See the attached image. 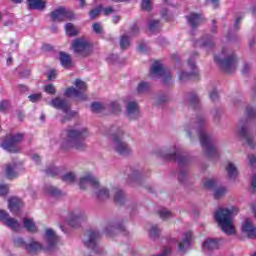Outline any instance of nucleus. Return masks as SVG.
I'll use <instances>...</instances> for the list:
<instances>
[{
    "mask_svg": "<svg viewBox=\"0 0 256 256\" xmlns=\"http://www.w3.org/2000/svg\"><path fill=\"white\" fill-rule=\"evenodd\" d=\"M88 137H90L89 130L85 127L68 128L60 134L59 145L64 151H69V149L84 151L87 149L85 139Z\"/></svg>",
    "mask_w": 256,
    "mask_h": 256,
    "instance_id": "nucleus-1",
    "label": "nucleus"
},
{
    "mask_svg": "<svg viewBox=\"0 0 256 256\" xmlns=\"http://www.w3.org/2000/svg\"><path fill=\"white\" fill-rule=\"evenodd\" d=\"M205 125H207V119L200 116L196 119L194 128L186 126L185 131L188 137H191L192 133H197L204 153L207 155V157L215 159V157H219V150H217V147H215L213 138L205 131Z\"/></svg>",
    "mask_w": 256,
    "mask_h": 256,
    "instance_id": "nucleus-2",
    "label": "nucleus"
},
{
    "mask_svg": "<svg viewBox=\"0 0 256 256\" xmlns=\"http://www.w3.org/2000/svg\"><path fill=\"white\" fill-rule=\"evenodd\" d=\"M235 215H239V208L237 206L219 208L214 214L215 222L226 235H235L237 233V228L233 220Z\"/></svg>",
    "mask_w": 256,
    "mask_h": 256,
    "instance_id": "nucleus-3",
    "label": "nucleus"
},
{
    "mask_svg": "<svg viewBox=\"0 0 256 256\" xmlns=\"http://www.w3.org/2000/svg\"><path fill=\"white\" fill-rule=\"evenodd\" d=\"M109 137L112 140L110 148L114 153L127 157L133 153V149L123 139L125 137V131L119 127L113 126L110 128Z\"/></svg>",
    "mask_w": 256,
    "mask_h": 256,
    "instance_id": "nucleus-4",
    "label": "nucleus"
},
{
    "mask_svg": "<svg viewBox=\"0 0 256 256\" xmlns=\"http://www.w3.org/2000/svg\"><path fill=\"white\" fill-rule=\"evenodd\" d=\"M46 246L43 245L35 240H32L29 244L26 245L27 251L30 253H34L35 251H42L45 248V251H54L57 248V243H59V236L55 233L54 229L47 228L45 230L44 236Z\"/></svg>",
    "mask_w": 256,
    "mask_h": 256,
    "instance_id": "nucleus-5",
    "label": "nucleus"
},
{
    "mask_svg": "<svg viewBox=\"0 0 256 256\" xmlns=\"http://www.w3.org/2000/svg\"><path fill=\"white\" fill-rule=\"evenodd\" d=\"M92 190L96 199L99 201H105V199H109V197L113 195L115 203L118 205H123V203H125V192L119 188H112L109 190L97 182V185Z\"/></svg>",
    "mask_w": 256,
    "mask_h": 256,
    "instance_id": "nucleus-6",
    "label": "nucleus"
},
{
    "mask_svg": "<svg viewBox=\"0 0 256 256\" xmlns=\"http://www.w3.org/2000/svg\"><path fill=\"white\" fill-rule=\"evenodd\" d=\"M215 61L225 73H233L237 69V57L229 48L222 49L221 53L215 56Z\"/></svg>",
    "mask_w": 256,
    "mask_h": 256,
    "instance_id": "nucleus-7",
    "label": "nucleus"
},
{
    "mask_svg": "<svg viewBox=\"0 0 256 256\" xmlns=\"http://www.w3.org/2000/svg\"><path fill=\"white\" fill-rule=\"evenodd\" d=\"M237 133L244 140V144L249 149H255L256 146V124L247 122L246 126L237 129Z\"/></svg>",
    "mask_w": 256,
    "mask_h": 256,
    "instance_id": "nucleus-8",
    "label": "nucleus"
},
{
    "mask_svg": "<svg viewBox=\"0 0 256 256\" xmlns=\"http://www.w3.org/2000/svg\"><path fill=\"white\" fill-rule=\"evenodd\" d=\"M75 87H69L65 90L66 97H74L76 101H86L87 99V83L81 79H76L74 82Z\"/></svg>",
    "mask_w": 256,
    "mask_h": 256,
    "instance_id": "nucleus-9",
    "label": "nucleus"
},
{
    "mask_svg": "<svg viewBox=\"0 0 256 256\" xmlns=\"http://www.w3.org/2000/svg\"><path fill=\"white\" fill-rule=\"evenodd\" d=\"M71 49L80 57H89L93 54V44L85 37L76 38L71 44Z\"/></svg>",
    "mask_w": 256,
    "mask_h": 256,
    "instance_id": "nucleus-10",
    "label": "nucleus"
},
{
    "mask_svg": "<svg viewBox=\"0 0 256 256\" xmlns=\"http://www.w3.org/2000/svg\"><path fill=\"white\" fill-rule=\"evenodd\" d=\"M156 157H160V159H165V161H178L180 165H183L187 158L181 156L179 152V148L177 146H171L166 149H158L155 151Z\"/></svg>",
    "mask_w": 256,
    "mask_h": 256,
    "instance_id": "nucleus-11",
    "label": "nucleus"
},
{
    "mask_svg": "<svg viewBox=\"0 0 256 256\" xmlns=\"http://www.w3.org/2000/svg\"><path fill=\"white\" fill-rule=\"evenodd\" d=\"M150 79H162L163 83H169L171 81V73L165 70L161 62L156 61L150 68Z\"/></svg>",
    "mask_w": 256,
    "mask_h": 256,
    "instance_id": "nucleus-12",
    "label": "nucleus"
},
{
    "mask_svg": "<svg viewBox=\"0 0 256 256\" xmlns=\"http://www.w3.org/2000/svg\"><path fill=\"white\" fill-rule=\"evenodd\" d=\"M23 141V134H9L6 136L5 140L1 143L2 149L8 151V153H17L19 148L17 147V143H21Z\"/></svg>",
    "mask_w": 256,
    "mask_h": 256,
    "instance_id": "nucleus-13",
    "label": "nucleus"
},
{
    "mask_svg": "<svg viewBox=\"0 0 256 256\" xmlns=\"http://www.w3.org/2000/svg\"><path fill=\"white\" fill-rule=\"evenodd\" d=\"M247 171L252 175L251 191L252 193H255L256 192V155L255 154L248 155Z\"/></svg>",
    "mask_w": 256,
    "mask_h": 256,
    "instance_id": "nucleus-14",
    "label": "nucleus"
},
{
    "mask_svg": "<svg viewBox=\"0 0 256 256\" xmlns=\"http://www.w3.org/2000/svg\"><path fill=\"white\" fill-rule=\"evenodd\" d=\"M51 18L54 21H71L72 19H75V15L65 8H58L51 13Z\"/></svg>",
    "mask_w": 256,
    "mask_h": 256,
    "instance_id": "nucleus-15",
    "label": "nucleus"
},
{
    "mask_svg": "<svg viewBox=\"0 0 256 256\" xmlns=\"http://www.w3.org/2000/svg\"><path fill=\"white\" fill-rule=\"evenodd\" d=\"M21 171H23V165L21 163L11 162L6 165L5 175L8 179H17Z\"/></svg>",
    "mask_w": 256,
    "mask_h": 256,
    "instance_id": "nucleus-16",
    "label": "nucleus"
},
{
    "mask_svg": "<svg viewBox=\"0 0 256 256\" xmlns=\"http://www.w3.org/2000/svg\"><path fill=\"white\" fill-rule=\"evenodd\" d=\"M97 183H99V180L91 173H87L84 176L80 178L79 186L80 189H87V187H92V189H95L97 187Z\"/></svg>",
    "mask_w": 256,
    "mask_h": 256,
    "instance_id": "nucleus-17",
    "label": "nucleus"
},
{
    "mask_svg": "<svg viewBox=\"0 0 256 256\" xmlns=\"http://www.w3.org/2000/svg\"><path fill=\"white\" fill-rule=\"evenodd\" d=\"M188 67L190 68V72L181 71L178 73V77L182 83L189 81L193 75H197V65H195L193 58L188 60Z\"/></svg>",
    "mask_w": 256,
    "mask_h": 256,
    "instance_id": "nucleus-18",
    "label": "nucleus"
},
{
    "mask_svg": "<svg viewBox=\"0 0 256 256\" xmlns=\"http://www.w3.org/2000/svg\"><path fill=\"white\" fill-rule=\"evenodd\" d=\"M242 233L246 235L248 239L256 238V228L251 218H246L242 223Z\"/></svg>",
    "mask_w": 256,
    "mask_h": 256,
    "instance_id": "nucleus-19",
    "label": "nucleus"
},
{
    "mask_svg": "<svg viewBox=\"0 0 256 256\" xmlns=\"http://www.w3.org/2000/svg\"><path fill=\"white\" fill-rule=\"evenodd\" d=\"M0 221H5L7 227L12 229V231H19L21 229V224L15 218H9V214L3 210H0Z\"/></svg>",
    "mask_w": 256,
    "mask_h": 256,
    "instance_id": "nucleus-20",
    "label": "nucleus"
},
{
    "mask_svg": "<svg viewBox=\"0 0 256 256\" xmlns=\"http://www.w3.org/2000/svg\"><path fill=\"white\" fill-rule=\"evenodd\" d=\"M100 237L101 235L99 232L89 231L84 236V245H86V247H90V249H95V247H97V241Z\"/></svg>",
    "mask_w": 256,
    "mask_h": 256,
    "instance_id": "nucleus-21",
    "label": "nucleus"
},
{
    "mask_svg": "<svg viewBox=\"0 0 256 256\" xmlns=\"http://www.w3.org/2000/svg\"><path fill=\"white\" fill-rule=\"evenodd\" d=\"M87 219V214L83 210H73L69 213V223L73 225V223L85 221Z\"/></svg>",
    "mask_w": 256,
    "mask_h": 256,
    "instance_id": "nucleus-22",
    "label": "nucleus"
},
{
    "mask_svg": "<svg viewBox=\"0 0 256 256\" xmlns=\"http://www.w3.org/2000/svg\"><path fill=\"white\" fill-rule=\"evenodd\" d=\"M127 117L130 119H137L139 117V105L137 102H128L126 106Z\"/></svg>",
    "mask_w": 256,
    "mask_h": 256,
    "instance_id": "nucleus-23",
    "label": "nucleus"
},
{
    "mask_svg": "<svg viewBox=\"0 0 256 256\" xmlns=\"http://www.w3.org/2000/svg\"><path fill=\"white\" fill-rule=\"evenodd\" d=\"M191 239H193V234L191 232H185L182 241L179 242L178 247L182 253H185L191 247Z\"/></svg>",
    "mask_w": 256,
    "mask_h": 256,
    "instance_id": "nucleus-24",
    "label": "nucleus"
},
{
    "mask_svg": "<svg viewBox=\"0 0 256 256\" xmlns=\"http://www.w3.org/2000/svg\"><path fill=\"white\" fill-rule=\"evenodd\" d=\"M50 106L54 107V109H61L64 113H69V104H67V101L59 97L52 99Z\"/></svg>",
    "mask_w": 256,
    "mask_h": 256,
    "instance_id": "nucleus-25",
    "label": "nucleus"
},
{
    "mask_svg": "<svg viewBox=\"0 0 256 256\" xmlns=\"http://www.w3.org/2000/svg\"><path fill=\"white\" fill-rule=\"evenodd\" d=\"M221 243H223V239L208 238L204 241L203 245L206 249L215 251V249H221Z\"/></svg>",
    "mask_w": 256,
    "mask_h": 256,
    "instance_id": "nucleus-26",
    "label": "nucleus"
},
{
    "mask_svg": "<svg viewBox=\"0 0 256 256\" xmlns=\"http://www.w3.org/2000/svg\"><path fill=\"white\" fill-rule=\"evenodd\" d=\"M226 172L231 181H237V177H239V169L237 168V165H235V163L228 162L226 164Z\"/></svg>",
    "mask_w": 256,
    "mask_h": 256,
    "instance_id": "nucleus-27",
    "label": "nucleus"
},
{
    "mask_svg": "<svg viewBox=\"0 0 256 256\" xmlns=\"http://www.w3.org/2000/svg\"><path fill=\"white\" fill-rule=\"evenodd\" d=\"M23 207V202L19 198H10L8 201V208L13 213L16 215V213H19V209Z\"/></svg>",
    "mask_w": 256,
    "mask_h": 256,
    "instance_id": "nucleus-28",
    "label": "nucleus"
},
{
    "mask_svg": "<svg viewBox=\"0 0 256 256\" xmlns=\"http://www.w3.org/2000/svg\"><path fill=\"white\" fill-rule=\"evenodd\" d=\"M28 9L36 10V11H43L47 2L45 0H27Z\"/></svg>",
    "mask_w": 256,
    "mask_h": 256,
    "instance_id": "nucleus-29",
    "label": "nucleus"
},
{
    "mask_svg": "<svg viewBox=\"0 0 256 256\" xmlns=\"http://www.w3.org/2000/svg\"><path fill=\"white\" fill-rule=\"evenodd\" d=\"M187 21L192 29H195V27L203 21V16H201V14L192 13L187 16Z\"/></svg>",
    "mask_w": 256,
    "mask_h": 256,
    "instance_id": "nucleus-30",
    "label": "nucleus"
},
{
    "mask_svg": "<svg viewBox=\"0 0 256 256\" xmlns=\"http://www.w3.org/2000/svg\"><path fill=\"white\" fill-rule=\"evenodd\" d=\"M60 63L64 69H69L70 67H73V62L71 61V55L60 52Z\"/></svg>",
    "mask_w": 256,
    "mask_h": 256,
    "instance_id": "nucleus-31",
    "label": "nucleus"
},
{
    "mask_svg": "<svg viewBox=\"0 0 256 256\" xmlns=\"http://www.w3.org/2000/svg\"><path fill=\"white\" fill-rule=\"evenodd\" d=\"M199 45H202L204 49H211V47H215V41H213L212 37L206 36L199 41Z\"/></svg>",
    "mask_w": 256,
    "mask_h": 256,
    "instance_id": "nucleus-32",
    "label": "nucleus"
},
{
    "mask_svg": "<svg viewBox=\"0 0 256 256\" xmlns=\"http://www.w3.org/2000/svg\"><path fill=\"white\" fill-rule=\"evenodd\" d=\"M24 227L29 231L30 233H37V225H35V222H33L31 219L25 218L23 220Z\"/></svg>",
    "mask_w": 256,
    "mask_h": 256,
    "instance_id": "nucleus-33",
    "label": "nucleus"
},
{
    "mask_svg": "<svg viewBox=\"0 0 256 256\" xmlns=\"http://www.w3.org/2000/svg\"><path fill=\"white\" fill-rule=\"evenodd\" d=\"M65 31L70 37H75V35H79V30L75 28L72 23H67L65 25Z\"/></svg>",
    "mask_w": 256,
    "mask_h": 256,
    "instance_id": "nucleus-34",
    "label": "nucleus"
},
{
    "mask_svg": "<svg viewBox=\"0 0 256 256\" xmlns=\"http://www.w3.org/2000/svg\"><path fill=\"white\" fill-rule=\"evenodd\" d=\"M158 215L163 221H168V219H171L173 217V213H171V211L166 208L160 209L158 211Z\"/></svg>",
    "mask_w": 256,
    "mask_h": 256,
    "instance_id": "nucleus-35",
    "label": "nucleus"
},
{
    "mask_svg": "<svg viewBox=\"0 0 256 256\" xmlns=\"http://www.w3.org/2000/svg\"><path fill=\"white\" fill-rule=\"evenodd\" d=\"M225 195H227V188H225V186L216 187L214 189L215 199H221V197H225Z\"/></svg>",
    "mask_w": 256,
    "mask_h": 256,
    "instance_id": "nucleus-36",
    "label": "nucleus"
},
{
    "mask_svg": "<svg viewBox=\"0 0 256 256\" xmlns=\"http://www.w3.org/2000/svg\"><path fill=\"white\" fill-rule=\"evenodd\" d=\"M107 107L103 105V103L94 102L91 105V111L92 113H103Z\"/></svg>",
    "mask_w": 256,
    "mask_h": 256,
    "instance_id": "nucleus-37",
    "label": "nucleus"
},
{
    "mask_svg": "<svg viewBox=\"0 0 256 256\" xmlns=\"http://www.w3.org/2000/svg\"><path fill=\"white\" fill-rule=\"evenodd\" d=\"M44 191L48 195H54L55 197H57V195H61V191L52 185H46L44 188Z\"/></svg>",
    "mask_w": 256,
    "mask_h": 256,
    "instance_id": "nucleus-38",
    "label": "nucleus"
},
{
    "mask_svg": "<svg viewBox=\"0 0 256 256\" xmlns=\"http://www.w3.org/2000/svg\"><path fill=\"white\" fill-rule=\"evenodd\" d=\"M76 179H77V176L75 175L74 172H68L64 174L62 177V181H64V183H75Z\"/></svg>",
    "mask_w": 256,
    "mask_h": 256,
    "instance_id": "nucleus-39",
    "label": "nucleus"
},
{
    "mask_svg": "<svg viewBox=\"0 0 256 256\" xmlns=\"http://www.w3.org/2000/svg\"><path fill=\"white\" fill-rule=\"evenodd\" d=\"M160 27H161V23L159 22V20H152L149 22V29L151 33H157Z\"/></svg>",
    "mask_w": 256,
    "mask_h": 256,
    "instance_id": "nucleus-40",
    "label": "nucleus"
},
{
    "mask_svg": "<svg viewBox=\"0 0 256 256\" xmlns=\"http://www.w3.org/2000/svg\"><path fill=\"white\" fill-rule=\"evenodd\" d=\"M203 185L205 187V189H214L217 186V180L215 179H205L203 181Z\"/></svg>",
    "mask_w": 256,
    "mask_h": 256,
    "instance_id": "nucleus-41",
    "label": "nucleus"
},
{
    "mask_svg": "<svg viewBox=\"0 0 256 256\" xmlns=\"http://www.w3.org/2000/svg\"><path fill=\"white\" fill-rule=\"evenodd\" d=\"M149 89H151V84L147 82H141L137 87L138 93H147Z\"/></svg>",
    "mask_w": 256,
    "mask_h": 256,
    "instance_id": "nucleus-42",
    "label": "nucleus"
},
{
    "mask_svg": "<svg viewBox=\"0 0 256 256\" xmlns=\"http://www.w3.org/2000/svg\"><path fill=\"white\" fill-rule=\"evenodd\" d=\"M246 115H247L248 119H255V117H256L255 106L248 105L246 107Z\"/></svg>",
    "mask_w": 256,
    "mask_h": 256,
    "instance_id": "nucleus-43",
    "label": "nucleus"
},
{
    "mask_svg": "<svg viewBox=\"0 0 256 256\" xmlns=\"http://www.w3.org/2000/svg\"><path fill=\"white\" fill-rule=\"evenodd\" d=\"M131 45V41L129 40V36L123 35L120 38V47L121 49H127Z\"/></svg>",
    "mask_w": 256,
    "mask_h": 256,
    "instance_id": "nucleus-44",
    "label": "nucleus"
},
{
    "mask_svg": "<svg viewBox=\"0 0 256 256\" xmlns=\"http://www.w3.org/2000/svg\"><path fill=\"white\" fill-rule=\"evenodd\" d=\"M160 234L161 228H159L158 225H152L150 228V237H152V239H155V237H159Z\"/></svg>",
    "mask_w": 256,
    "mask_h": 256,
    "instance_id": "nucleus-45",
    "label": "nucleus"
},
{
    "mask_svg": "<svg viewBox=\"0 0 256 256\" xmlns=\"http://www.w3.org/2000/svg\"><path fill=\"white\" fill-rule=\"evenodd\" d=\"M102 11H103V6L101 5L98 8L91 10L89 12L90 19H97V17H99Z\"/></svg>",
    "mask_w": 256,
    "mask_h": 256,
    "instance_id": "nucleus-46",
    "label": "nucleus"
},
{
    "mask_svg": "<svg viewBox=\"0 0 256 256\" xmlns=\"http://www.w3.org/2000/svg\"><path fill=\"white\" fill-rule=\"evenodd\" d=\"M141 174H142V172L138 168H131L129 177H130V179H137Z\"/></svg>",
    "mask_w": 256,
    "mask_h": 256,
    "instance_id": "nucleus-47",
    "label": "nucleus"
},
{
    "mask_svg": "<svg viewBox=\"0 0 256 256\" xmlns=\"http://www.w3.org/2000/svg\"><path fill=\"white\" fill-rule=\"evenodd\" d=\"M44 91L48 95H55V93H57V90L55 89V86L53 84H47L46 86H44Z\"/></svg>",
    "mask_w": 256,
    "mask_h": 256,
    "instance_id": "nucleus-48",
    "label": "nucleus"
},
{
    "mask_svg": "<svg viewBox=\"0 0 256 256\" xmlns=\"http://www.w3.org/2000/svg\"><path fill=\"white\" fill-rule=\"evenodd\" d=\"M46 173L50 176V177H56V175H59V168L55 167V166H51L50 168H48L46 170Z\"/></svg>",
    "mask_w": 256,
    "mask_h": 256,
    "instance_id": "nucleus-49",
    "label": "nucleus"
},
{
    "mask_svg": "<svg viewBox=\"0 0 256 256\" xmlns=\"http://www.w3.org/2000/svg\"><path fill=\"white\" fill-rule=\"evenodd\" d=\"M42 97L43 96L41 95V93H36V94L29 95L28 99H29V101H31V103H37V102L41 101Z\"/></svg>",
    "mask_w": 256,
    "mask_h": 256,
    "instance_id": "nucleus-50",
    "label": "nucleus"
},
{
    "mask_svg": "<svg viewBox=\"0 0 256 256\" xmlns=\"http://www.w3.org/2000/svg\"><path fill=\"white\" fill-rule=\"evenodd\" d=\"M110 229H113V231H116V230H118V231H125V227L124 226H119L118 224H114V225L108 226L106 228V232L108 233V235H110V233H111Z\"/></svg>",
    "mask_w": 256,
    "mask_h": 256,
    "instance_id": "nucleus-51",
    "label": "nucleus"
},
{
    "mask_svg": "<svg viewBox=\"0 0 256 256\" xmlns=\"http://www.w3.org/2000/svg\"><path fill=\"white\" fill-rule=\"evenodd\" d=\"M251 69H253V66L251 65V63L245 62L242 66V73L244 75H247V73H249Z\"/></svg>",
    "mask_w": 256,
    "mask_h": 256,
    "instance_id": "nucleus-52",
    "label": "nucleus"
},
{
    "mask_svg": "<svg viewBox=\"0 0 256 256\" xmlns=\"http://www.w3.org/2000/svg\"><path fill=\"white\" fill-rule=\"evenodd\" d=\"M92 29L97 35H101V33H103V26H101L99 23H94L92 25Z\"/></svg>",
    "mask_w": 256,
    "mask_h": 256,
    "instance_id": "nucleus-53",
    "label": "nucleus"
},
{
    "mask_svg": "<svg viewBox=\"0 0 256 256\" xmlns=\"http://www.w3.org/2000/svg\"><path fill=\"white\" fill-rule=\"evenodd\" d=\"M110 109L113 111V113H119V111H121V105H119L118 102H112L110 104Z\"/></svg>",
    "mask_w": 256,
    "mask_h": 256,
    "instance_id": "nucleus-54",
    "label": "nucleus"
},
{
    "mask_svg": "<svg viewBox=\"0 0 256 256\" xmlns=\"http://www.w3.org/2000/svg\"><path fill=\"white\" fill-rule=\"evenodd\" d=\"M206 5L212 7V9H217L219 7V0H206Z\"/></svg>",
    "mask_w": 256,
    "mask_h": 256,
    "instance_id": "nucleus-55",
    "label": "nucleus"
},
{
    "mask_svg": "<svg viewBox=\"0 0 256 256\" xmlns=\"http://www.w3.org/2000/svg\"><path fill=\"white\" fill-rule=\"evenodd\" d=\"M142 9L144 11H151V0H142Z\"/></svg>",
    "mask_w": 256,
    "mask_h": 256,
    "instance_id": "nucleus-56",
    "label": "nucleus"
},
{
    "mask_svg": "<svg viewBox=\"0 0 256 256\" xmlns=\"http://www.w3.org/2000/svg\"><path fill=\"white\" fill-rule=\"evenodd\" d=\"M186 180H187V172L185 171L179 172L178 181H180V183H185Z\"/></svg>",
    "mask_w": 256,
    "mask_h": 256,
    "instance_id": "nucleus-57",
    "label": "nucleus"
},
{
    "mask_svg": "<svg viewBox=\"0 0 256 256\" xmlns=\"http://www.w3.org/2000/svg\"><path fill=\"white\" fill-rule=\"evenodd\" d=\"M14 244L16 245V247H27V245H25V241L23 240V238H16L14 240Z\"/></svg>",
    "mask_w": 256,
    "mask_h": 256,
    "instance_id": "nucleus-58",
    "label": "nucleus"
},
{
    "mask_svg": "<svg viewBox=\"0 0 256 256\" xmlns=\"http://www.w3.org/2000/svg\"><path fill=\"white\" fill-rule=\"evenodd\" d=\"M7 109H9V102L8 101H2L0 103V111L5 113L7 111Z\"/></svg>",
    "mask_w": 256,
    "mask_h": 256,
    "instance_id": "nucleus-59",
    "label": "nucleus"
},
{
    "mask_svg": "<svg viewBox=\"0 0 256 256\" xmlns=\"http://www.w3.org/2000/svg\"><path fill=\"white\" fill-rule=\"evenodd\" d=\"M209 97L211 101H217V99H219V93L214 89L210 92Z\"/></svg>",
    "mask_w": 256,
    "mask_h": 256,
    "instance_id": "nucleus-60",
    "label": "nucleus"
},
{
    "mask_svg": "<svg viewBox=\"0 0 256 256\" xmlns=\"http://www.w3.org/2000/svg\"><path fill=\"white\" fill-rule=\"evenodd\" d=\"M9 193L8 185H0V195H7Z\"/></svg>",
    "mask_w": 256,
    "mask_h": 256,
    "instance_id": "nucleus-61",
    "label": "nucleus"
},
{
    "mask_svg": "<svg viewBox=\"0 0 256 256\" xmlns=\"http://www.w3.org/2000/svg\"><path fill=\"white\" fill-rule=\"evenodd\" d=\"M57 77V71L56 70H50L48 73V81H53Z\"/></svg>",
    "mask_w": 256,
    "mask_h": 256,
    "instance_id": "nucleus-62",
    "label": "nucleus"
},
{
    "mask_svg": "<svg viewBox=\"0 0 256 256\" xmlns=\"http://www.w3.org/2000/svg\"><path fill=\"white\" fill-rule=\"evenodd\" d=\"M103 14L104 15H111V13H115V10L113 7H107V8H102Z\"/></svg>",
    "mask_w": 256,
    "mask_h": 256,
    "instance_id": "nucleus-63",
    "label": "nucleus"
},
{
    "mask_svg": "<svg viewBox=\"0 0 256 256\" xmlns=\"http://www.w3.org/2000/svg\"><path fill=\"white\" fill-rule=\"evenodd\" d=\"M166 101H168L167 96L163 95V96H159L157 98V105H161V103H166Z\"/></svg>",
    "mask_w": 256,
    "mask_h": 256,
    "instance_id": "nucleus-64",
    "label": "nucleus"
}]
</instances>
